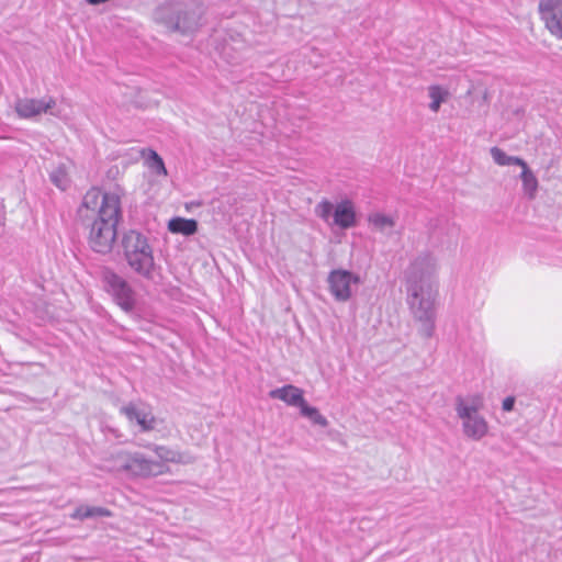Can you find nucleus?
Returning a JSON list of instances; mask_svg holds the SVG:
<instances>
[{"instance_id":"obj_1","label":"nucleus","mask_w":562,"mask_h":562,"mask_svg":"<svg viewBox=\"0 0 562 562\" xmlns=\"http://www.w3.org/2000/svg\"><path fill=\"white\" fill-rule=\"evenodd\" d=\"M80 224L89 228V245L95 252L109 254L117 235L122 217L121 199L115 192L90 189L82 198L77 211Z\"/></svg>"},{"instance_id":"obj_2","label":"nucleus","mask_w":562,"mask_h":562,"mask_svg":"<svg viewBox=\"0 0 562 562\" xmlns=\"http://www.w3.org/2000/svg\"><path fill=\"white\" fill-rule=\"evenodd\" d=\"M436 271V258L430 252H424L409 265L405 272L407 302L414 317L420 323L419 331L425 338H430L435 330Z\"/></svg>"},{"instance_id":"obj_3","label":"nucleus","mask_w":562,"mask_h":562,"mask_svg":"<svg viewBox=\"0 0 562 562\" xmlns=\"http://www.w3.org/2000/svg\"><path fill=\"white\" fill-rule=\"evenodd\" d=\"M204 14L205 8L198 0H190L189 2L168 1L154 10L153 19L171 32L188 35L200 29Z\"/></svg>"},{"instance_id":"obj_4","label":"nucleus","mask_w":562,"mask_h":562,"mask_svg":"<svg viewBox=\"0 0 562 562\" xmlns=\"http://www.w3.org/2000/svg\"><path fill=\"white\" fill-rule=\"evenodd\" d=\"M121 246L130 269L145 280H154L156 263L148 237L139 231L130 229L123 234Z\"/></svg>"},{"instance_id":"obj_5","label":"nucleus","mask_w":562,"mask_h":562,"mask_svg":"<svg viewBox=\"0 0 562 562\" xmlns=\"http://www.w3.org/2000/svg\"><path fill=\"white\" fill-rule=\"evenodd\" d=\"M479 407V404L474 401L471 405H468L462 396L456 398V412L463 422V432L473 440L482 439L488 430L486 420L477 413Z\"/></svg>"},{"instance_id":"obj_6","label":"nucleus","mask_w":562,"mask_h":562,"mask_svg":"<svg viewBox=\"0 0 562 562\" xmlns=\"http://www.w3.org/2000/svg\"><path fill=\"white\" fill-rule=\"evenodd\" d=\"M102 281L105 291L111 294L114 302L125 312L135 307V292L131 284L120 274L111 269L102 272Z\"/></svg>"},{"instance_id":"obj_7","label":"nucleus","mask_w":562,"mask_h":562,"mask_svg":"<svg viewBox=\"0 0 562 562\" xmlns=\"http://www.w3.org/2000/svg\"><path fill=\"white\" fill-rule=\"evenodd\" d=\"M331 295L338 302H347L352 296L351 284L360 283L359 276L344 269L331 270L327 277Z\"/></svg>"},{"instance_id":"obj_8","label":"nucleus","mask_w":562,"mask_h":562,"mask_svg":"<svg viewBox=\"0 0 562 562\" xmlns=\"http://www.w3.org/2000/svg\"><path fill=\"white\" fill-rule=\"evenodd\" d=\"M122 468L135 476H157L165 472L166 465L162 462L145 458L142 453L126 456Z\"/></svg>"},{"instance_id":"obj_9","label":"nucleus","mask_w":562,"mask_h":562,"mask_svg":"<svg viewBox=\"0 0 562 562\" xmlns=\"http://www.w3.org/2000/svg\"><path fill=\"white\" fill-rule=\"evenodd\" d=\"M56 100L53 97L43 99L24 98L16 100L14 110L21 119H34L42 113L56 115L54 112Z\"/></svg>"},{"instance_id":"obj_10","label":"nucleus","mask_w":562,"mask_h":562,"mask_svg":"<svg viewBox=\"0 0 562 562\" xmlns=\"http://www.w3.org/2000/svg\"><path fill=\"white\" fill-rule=\"evenodd\" d=\"M539 8L548 30L562 38V0H542Z\"/></svg>"},{"instance_id":"obj_11","label":"nucleus","mask_w":562,"mask_h":562,"mask_svg":"<svg viewBox=\"0 0 562 562\" xmlns=\"http://www.w3.org/2000/svg\"><path fill=\"white\" fill-rule=\"evenodd\" d=\"M333 224L341 229H348L357 224L356 209L350 200H342L339 202L333 213Z\"/></svg>"},{"instance_id":"obj_12","label":"nucleus","mask_w":562,"mask_h":562,"mask_svg":"<svg viewBox=\"0 0 562 562\" xmlns=\"http://www.w3.org/2000/svg\"><path fill=\"white\" fill-rule=\"evenodd\" d=\"M120 412L131 422L135 420L142 430L148 431L155 427V417L146 407H139L134 403H128L121 407Z\"/></svg>"},{"instance_id":"obj_13","label":"nucleus","mask_w":562,"mask_h":562,"mask_svg":"<svg viewBox=\"0 0 562 562\" xmlns=\"http://www.w3.org/2000/svg\"><path fill=\"white\" fill-rule=\"evenodd\" d=\"M269 397L273 400L283 401L289 406H294L299 408L305 401L303 396V391L292 384H288L282 387L271 390L269 392Z\"/></svg>"},{"instance_id":"obj_14","label":"nucleus","mask_w":562,"mask_h":562,"mask_svg":"<svg viewBox=\"0 0 562 562\" xmlns=\"http://www.w3.org/2000/svg\"><path fill=\"white\" fill-rule=\"evenodd\" d=\"M198 222L194 218L175 217L169 221L168 228L171 233L191 236L198 232Z\"/></svg>"},{"instance_id":"obj_15","label":"nucleus","mask_w":562,"mask_h":562,"mask_svg":"<svg viewBox=\"0 0 562 562\" xmlns=\"http://www.w3.org/2000/svg\"><path fill=\"white\" fill-rule=\"evenodd\" d=\"M112 513L105 507L102 506H89V505H80L78 506L72 518L79 520H86L91 518H100V517H111Z\"/></svg>"},{"instance_id":"obj_16","label":"nucleus","mask_w":562,"mask_h":562,"mask_svg":"<svg viewBox=\"0 0 562 562\" xmlns=\"http://www.w3.org/2000/svg\"><path fill=\"white\" fill-rule=\"evenodd\" d=\"M520 179L525 193L532 199L538 189V180L533 172L528 167L527 162L521 167Z\"/></svg>"},{"instance_id":"obj_17","label":"nucleus","mask_w":562,"mask_h":562,"mask_svg":"<svg viewBox=\"0 0 562 562\" xmlns=\"http://www.w3.org/2000/svg\"><path fill=\"white\" fill-rule=\"evenodd\" d=\"M491 155L494 161L499 166L516 165L522 167L526 164L524 159L516 156H508L503 149L498 147H492Z\"/></svg>"},{"instance_id":"obj_18","label":"nucleus","mask_w":562,"mask_h":562,"mask_svg":"<svg viewBox=\"0 0 562 562\" xmlns=\"http://www.w3.org/2000/svg\"><path fill=\"white\" fill-rule=\"evenodd\" d=\"M369 223L379 232H386L395 226L394 217L382 213H373L368 217Z\"/></svg>"},{"instance_id":"obj_19","label":"nucleus","mask_w":562,"mask_h":562,"mask_svg":"<svg viewBox=\"0 0 562 562\" xmlns=\"http://www.w3.org/2000/svg\"><path fill=\"white\" fill-rule=\"evenodd\" d=\"M301 414L308 418L314 425H318L321 427H326L328 425V420L325 416H323L319 411L314 407L310 406L306 401L301 405L300 407Z\"/></svg>"},{"instance_id":"obj_20","label":"nucleus","mask_w":562,"mask_h":562,"mask_svg":"<svg viewBox=\"0 0 562 562\" xmlns=\"http://www.w3.org/2000/svg\"><path fill=\"white\" fill-rule=\"evenodd\" d=\"M49 179L58 189L63 191H65L70 184V179L67 169L64 165L57 166L50 172Z\"/></svg>"},{"instance_id":"obj_21","label":"nucleus","mask_w":562,"mask_h":562,"mask_svg":"<svg viewBox=\"0 0 562 562\" xmlns=\"http://www.w3.org/2000/svg\"><path fill=\"white\" fill-rule=\"evenodd\" d=\"M153 450L155 451V453L158 456V458L160 459L159 462H173V463H177V462H180L181 461V456L179 452L175 451V450H171L170 448L168 447H165V446H157V445H153Z\"/></svg>"},{"instance_id":"obj_22","label":"nucleus","mask_w":562,"mask_h":562,"mask_svg":"<svg viewBox=\"0 0 562 562\" xmlns=\"http://www.w3.org/2000/svg\"><path fill=\"white\" fill-rule=\"evenodd\" d=\"M147 164L149 168L158 176H166L167 169L165 167V162L162 158L155 151L149 150V157L147 159Z\"/></svg>"},{"instance_id":"obj_23","label":"nucleus","mask_w":562,"mask_h":562,"mask_svg":"<svg viewBox=\"0 0 562 562\" xmlns=\"http://www.w3.org/2000/svg\"><path fill=\"white\" fill-rule=\"evenodd\" d=\"M334 209L335 207L331 202H329L328 200H323L315 206V213L319 218H322L325 222H328L329 217L334 213Z\"/></svg>"},{"instance_id":"obj_24","label":"nucleus","mask_w":562,"mask_h":562,"mask_svg":"<svg viewBox=\"0 0 562 562\" xmlns=\"http://www.w3.org/2000/svg\"><path fill=\"white\" fill-rule=\"evenodd\" d=\"M428 95L431 100L443 103L449 97V91L440 86L434 85L428 88Z\"/></svg>"},{"instance_id":"obj_25","label":"nucleus","mask_w":562,"mask_h":562,"mask_svg":"<svg viewBox=\"0 0 562 562\" xmlns=\"http://www.w3.org/2000/svg\"><path fill=\"white\" fill-rule=\"evenodd\" d=\"M437 226H440L441 229H446L447 235L457 237L459 228L454 224H450L446 220H437Z\"/></svg>"},{"instance_id":"obj_26","label":"nucleus","mask_w":562,"mask_h":562,"mask_svg":"<svg viewBox=\"0 0 562 562\" xmlns=\"http://www.w3.org/2000/svg\"><path fill=\"white\" fill-rule=\"evenodd\" d=\"M514 405H515V397L514 396H507L503 401L502 408L505 412H510V411H513Z\"/></svg>"},{"instance_id":"obj_27","label":"nucleus","mask_w":562,"mask_h":562,"mask_svg":"<svg viewBox=\"0 0 562 562\" xmlns=\"http://www.w3.org/2000/svg\"><path fill=\"white\" fill-rule=\"evenodd\" d=\"M440 105L441 103L437 102V101H434L431 100V102L429 103V109L432 111V112H438L439 109H440Z\"/></svg>"},{"instance_id":"obj_28","label":"nucleus","mask_w":562,"mask_h":562,"mask_svg":"<svg viewBox=\"0 0 562 562\" xmlns=\"http://www.w3.org/2000/svg\"><path fill=\"white\" fill-rule=\"evenodd\" d=\"M437 235V229L435 228L432 232H431V237H436Z\"/></svg>"}]
</instances>
